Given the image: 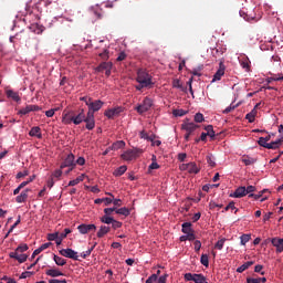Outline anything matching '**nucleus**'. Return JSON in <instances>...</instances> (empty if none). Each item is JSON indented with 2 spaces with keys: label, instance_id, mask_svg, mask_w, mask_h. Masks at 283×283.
Segmentation results:
<instances>
[{
  "label": "nucleus",
  "instance_id": "13d9d810",
  "mask_svg": "<svg viewBox=\"0 0 283 283\" xmlns=\"http://www.w3.org/2000/svg\"><path fill=\"white\" fill-rule=\"evenodd\" d=\"M157 280H158V274H151V275L148 276V279L146 280V283L157 282Z\"/></svg>",
  "mask_w": 283,
  "mask_h": 283
},
{
  "label": "nucleus",
  "instance_id": "f8f14e48",
  "mask_svg": "<svg viewBox=\"0 0 283 283\" xmlns=\"http://www.w3.org/2000/svg\"><path fill=\"white\" fill-rule=\"evenodd\" d=\"M181 129H188L189 136L191 137V135H193V132H196V129H198V125L193 124V122H191L189 119H186L181 124Z\"/></svg>",
  "mask_w": 283,
  "mask_h": 283
},
{
  "label": "nucleus",
  "instance_id": "2eb2a0df",
  "mask_svg": "<svg viewBox=\"0 0 283 283\" xmlns=\"http://www.w3.org/2000/svg\"><path fill=\"white\" fill-rule=\"evenodd\" d=\"M60 254H64V258H70L72 260H80L77 252L75 249H60Z\"/></svg>",
  "mask_w": 283,
  "mask_h": 283
},
{
  "label": "nucleus",
  "instance_id": "aec40b11",
  "mask_svg": "<svg viewBox=\"0 0 283 283\" xmlns=\"http://www.w3.org/2000/svg\"><path fill=\"white\" fill-rule=\"evenodd\" d=\"M272 245H275L276 253L281 254L283 251V238H271Z\"/></svg>",
  "mask_w": 283,
  "mask_h": 283
},
{
  "label": "nucleus",
  "instance_id": "473e14b6",
  "mask_svg": "<svg viewBox=\"0 0 283 283\" xmlns=\"http://www.w3.org/2000/svg\"><path fill=\"white\" fill-rule=\"evenodd\" d=\"M8 98H12L13 101H21V96L15 91H7Z\"/></svg>",
  "mask_w": 283,
  "mask_h": 283
},
{
  "label": "nucleus",
  "instance_id": "b1692460",
  "mask_svg": "<svg viewBox=\"0 0 283 283\" xmlns=\"http://www.w3.org/2000/svg\"><path fill=\"white\" fill-rule=\"evenodd\" d=\"M29 191H30V188H25V190H22L21 193H19V196H17L15 201H18L19 205H21V202H23V201H27Z\"/></svg>",
  "mask_w": 283,
  "mask_h": 283
},
{
  "label": "nucleus",
  "instance_id": "a18cd8bd",
  "mask_svg": "<svg viewBox=\"0 0 283 283\" xmlns=\"http://www.w3.org/2000/svg\"><path fill=\"white\" fill-rule=\"evenodd\" d=\"M113 205L115 207V212H117V210H119V208H120L122 199H115L114 195H113Z\"/></svg>",
  "mask_w": 283,
  "mask_h": 283
},
{
  "label": "nucleus",
  "instance_id": "f704fd0d",
  "mask_svg": "<svg viewBox=\"0 0 283 283\" xmlns=\"http://www.w3.org/2000/svg\"><path fill=\"white\" fill-rule=\"evenodd\" d=\"M127 166H119V168H116L114 171L115 176H123V174H126Z\"/></svg>",
  "mask_w": 283,
  "mask_h": 283
},
{
  "label": "nucleus",
  "instance_id": "6e6552de",
  "mask_svg": "<svg viewBox=\"0 0 283 283\" xmlns=\"http://www.w3.org/2000/svg\"><path fill=\"white\" fill-rule=\"evenodd\" d=\"M142 153V148H128L127 151H124L122 155L123 159H127L128 161H132V159H135L138 157V154Z\"/></svg>",
  "mask_w": 283,
  "mask_h": 283
},
{
  "label": "nucleus",
  "instance_id": "c85d7f7f",
  "mask_svg": "<svg viewBox=\"0 0 283 283\" xmlns=\"http://www.w3.org/2000/svg\"><path fill=\"white\" fill-rule=\"evenodd\" d=\"M53 260L55 261L56 265H66L67 263V260H65L64 254H62V258H60L59 254H54Z\"/></svg>",
  "mask_w": 283,
  "mask_h": 283
},
{
  "label": "nucleus",
  "instance_id": "c03bdc74",
  "mask_svg": "<svg viewBox=\"0 0 283 283\" xmlns=\"http://www.w3.org/2000/svg\"><path fill=\"white\" fill-rule=\"evenodd\" d=\"M33 271H30L29 268L27 271H22V274L20 275V280H27L28 276H32Z\"/></svg>",
  "mask_w": 283,
  "mask_h": 283
},
{
  "label": "nucleus",
  "instance_id": "49530a36",
  "mask_svg": "<svg viewBox=\"0 0 283 283\" xmlns=\"http://www.w3.org/2000/svg\"><path fill=\"white\" fill-rule=\"evenodd\" d=\"M249 240H251V235H249V233H244L243 235H241L242 245H245V243H249Z\"/></svg>",
  "mask_w": 283,
  "mask_h": 283
},
{
  "label": "nucleus",
  "instance_id": "e433bc0d",
  "mask_svg": "<svg viewBox=\"0 0 283 283\" xmlns=\"http://www.w3.org/2000/svg\"><path fill=\"white\" fill-rule=\"evenodd\" d=\"M19 223H21V216H19L18 220L14 223H12L10 230L7 232V235H4V238H9L10 232H13V229H15Z\"/></svg>",
  "mask_w": 283,
  "mask_h": 283
},
{
  "label": "nucleus",
  "instance_id": "a878e982",
  "mask_svg": "<svg viewBox=\"0 0 283 283\" xmlns=\"http://www.w3.org/2000/svg\"><path fill=\"white\" fill-rule=\"evenodd\" d=\"M29 135L31 137H42L41 126H32V128L29 132Z\"/></svg>",
  "mask_w": 283,
  "mask_h": 283
},
{
  "label": "nucleus",
  "instance_id": "5fc2aeb1",
  "mask_svg": "<svg viewBox=\"0 0 283 283\" xmlns=\"http://www.w3.org/2000/svg\"><path fill=\"white\" fill-rule=\"evenodd\" d=\"M93 249H94V247H91V249H87L86 252H82L81 258H83L84 260L86 258H90V254H92Z\"/></svg>",
  "mask_w": 283,
  "mask_h": 283
},
{
  "label": "nucleus",
  "instance_id": "e2e57ef3",
  "mask_svg": "<svg viewBox=\"0 0 283 283\" xmlns=\"http://www.w3.org/2000/svg\"><path fill=\"white\" fill-rule=\"evenodd\" d=\"M56 238H57L56 232L49 233L48 240H49L50 245L52 244V240H56Z\"/></svg>",
  "mask_w": 283,
  "mask_h": 283
},
{
  "label": "nucleus",
  "instance_id": "864d4df0",
  "mask_svg": "<svg viewBox=\"0 0 283 283\" xmlns=\"http://www.w3.org/2000/svg\"><path fill=\"white\" fill-rule=\"evenodd\" d=\"M112 67H113V62H107L106 61V76H111Z\"/></svg>",
  "mask_w": 283,
  "mask_h": 283
},
{
  "label": "nucleus",
  "instance_id": "a211bd4d",
  "mask_svg": "<svg viewBox=\"0 0 283 283\" xmlns=\"http://www.w3.org/2000/svg\"><path fill=\"white\" fill-rule=\"evenodd\" d=\"M181 170H188L189 174H199L200 168L197 166V163H187V166H180Z\"/></svg>",
  "mask_w": 283,
  "mask_h": 283
},
{
  "label": "nucleus",
  "instance_id": "8fccbe9b",
  "mask_svg": "<svg viewBox=\"0 0 283 283\" xmlns=\"http://www.w3.org/2000/svg\"><path fill=\"white\" fill-rule=\"evenodd\" d=\"M226 243V238H221L220 241H217V243L214 244L216 249H223Z\"/></svg>",
  "mask_w": 283,
  "mask_h": 283
},
{
  "label": "nucleus",
  "instance_id": "dca6fc26",
  "mask_svg": "<svg viewBox=\"0 0 283 283\" xmlns=\"http://www.w3.org/2000/svg\"><path fill=\"white\" fill-rule=\"evenodd\" d=\"M9 256L18 260L19 263H25V261L28 260V254H22V252H18V247L14 252H10Z\"/></svg>",
  "mask_w": 283,
  "mask_h": 283
},
{
  "label": "nucleus",
  "instance_id": "c9c22d12",
  "mask_svg": "<svg viewBox=\"0 0 283 283\" xmlns=\"http://www.w3.org/2000/svg\"><path fill=\"white\" fill-rule=\"evenodd\" d=\"M172 115L176 116V118H181V116L187 115V109H172Z\"/></svg>",
  "mask_w": 283,
  "mask_h": 283
},
{
  "label": "nucleus",
  "instance_id": "0eeeda50",
  "mask_svg": "<svg viewBox=\"0 0 283 283\" xmlns=\"http://www.w3.org/2000/svg\"><path fill=\"white\" fill-rule=\"evenodd\" d=\"M78 232L81 234H87V232H96V223H80L78 227Z\"/></svg>",
  "mask_w": 283,
  "mask_h": 283
},
{
  "label": "nucleus",
  "instance_id": "4d7b16f0",
  "mask_svg": "<svg viewBox=\"0 0 283 283\" xmlns=\"http://www.w3.org/2000/svg\"><path fill=\"white\" fill-rule=\"evenodd\" d=\"M30 171H28V168L24 169V171H19L17 174V179H22L23 176H29Z\"/></svg>",
  "mask_w": 283,
  "mask_h": 283
},
{
  "label": "nucleus",
  "instance_id": "bb28decb",
  "mask_svg": "<svg viewBox=\"0 0 283 283\" xmlns=\"http://www.w3.org/2000/svg\"><path fill=\"white\" fill-rule=\"evenodd\" d=\"M181 231L186 233V240H189L190 234V221H185L181 224Z\"/></svg>",
  "mask_w": 283,
  "mask_h": 283
},
{
  "label": "nucleus",
  "instance_id": "20e7f679",
  "mask_svg": "<svg viewBox=\"0 0 283 283\" xmlns=\"http://www.w3.org/2000/svg\"><path fill=\"white\" fill-rule=\"evenodd\" d=\"M116 207L114 205V207H105L104 209V216H102L101 221H104V223H108V227H111L114 229V216L113 212H115Z\"/></svg>",
  "mask_w": 283,
  "mask_h": 283
},
{
  "label": "nucleus",
  "instance_id": "5701e85b",
  "mask_svg": "<svg viewBox=\"0 0 283 283\" xmlns=\"http://www.w3.org/2000/svg\"><path fill=\"white\" fill-rule=\"evenodd\" d=\"M258 106H260V104H255V107L253 109H251V113H248L245 115V118L250 122L253 123L255 120V116L258 115Z\"/></svg>",
  "mask_w": 283,
  "mask_h": 283
},
{
  "label": "nucleus",
  "instance_id": "338daca9",
  "mask_svg": "<svg viewBox=\"0 0 283 283\" xmlns=\"http://www.w3.org/2000/svg\"><path fill=\"white\" fill-rule=\"evenodd\" d=\"M201 245H202L201 241H196V238H195V251H200Z\"/></svg>",
  "mask_w": 283,
  "mask_h": 283
},
{
  "label": "nucleus",
  "instance_id": "ddd939ff",
  "mask_svg": "<svg viewBox=\"0 0 283 283\" xmlns=\"http://www.w3.org/2000/svg\"><path fill=\"white\" fill-rule=\"evenodd\" d=\"M139 135L144 138V140H150L154 143V146H161V140H156V135H148V132H145V129H143Z\"/></svg>",
  "mask_w": 283,
  "mask_h": 283
},
{
  "label": "nucleus",
  "instance_id": "bf43d9fd",
  "mask_svg": "<svg viewBox=\"0 0 283 283\" xmlns=\"http://www.w3.org/2000/svg\"><path fill=\"white\" fill-rule=\"evenodd\" d=\"M241 66L245 69V71H250L251 65H250V61L249 60H243L241 62Z\"/></svg>",
  "mask_w": 283,
  "mask_h": 283
},
{
  "label": "nucleus",
  "instance_id": "79ce46f5",
  "mask_svg": "<svg viewBox=\"0 0 283 283\" xmlns=\"http://www.w3.org/2000/svg\"><path fill=\"white\" fill-rule=\"evenodd\" d=\"M80 101H84V103L88 106V112H91L92 98L90 96H81Z\"/></svg>",
  "mask_w": 283,
  "mask_h": 283
},
{
  "label": "nucleus",
  "instance_id": "603ef678",
  "mask_svg": "<svg viewBox=\"0 0 283 283\" xmlns=\"http://www.w3.org/2000/svg\"><path fill=\"white\" fill-rule=\"evenodd\" d=\"M28 243H20V245L18 247V251H21V254H24V251H28Z\"/></svg>",
  "mask_w": 283,
  "mask_h": 283
},
{
  "label": "nucleus",
  "instance_id": "f257e3e1",
  "mask_svg": "<svg viewBox=\"0 0 283 283\" xmlns=\"http://www.w3.org/2000/svg\"><path fill=\"white\" fill-rule=\"evenodd\" d=\"M136 80L138 84L135 85L136 90H143L144 87H153V76L146 67H139L137 71Z\"/></svg>",
  "mask_w": 283,
  "mask_h": 283
},
{
  "label": "nucleus",
  "instance_id": "2f4dec72",
  "mask_svg": "<svg viewBox=\"0 0 283 283\" xmlns=\"http://www.w3.org/2000/svg\"><path fill=\"white\" fill-rule=\"evenodd\" d=\"M205 129H207V136L211 137V140H213V138L216 137V132L213 129L212 124L205 126Z\"/></svg>",
  "mask_w": 283,
  "mask_h": 283
},
{
  "label": "nucleus",
  "instance_id": "680f3d73",
  "mask_svg": "<svg viewBox=\"0 0 283 283\" xmlns=\"http://www.w3.org/2000/svg\"><path fill=\"white\" fill-rule=\"evenodd\" d=\"M123 227V221H117L116 219H113V229H120Z\"/></svg>",
  "mask_w": 283,
  "mask_h": 283
},
{
  "label": "nucleus",
  "instance_id": "4be33fe9",
  "mask_svg": "<svg viewBox=\"0 0 283 283\" xmlns=\"http://www.w3.org/2000/svg\"><path fill=\"white\" fill-rule=\"evenodd\" d=\"M46 274L52 276V280H57V276H63V271H60V269H48Z\"/></svg>",
  "mask_w": 283,
  "mask_h": 283
},
{
  "label": "nucleus",
  "instance_id": "6ab92c4d",
  "mask_svg": "<svg viewBox=\"0 0 283 283\" xmlns=\"http://www.w3.org/2000/svg\"><path fill=\"white\" fill-rule=\"evenodd\" d=\"M111 230H112V227H109V223H105V221H102V226L97 231V238H105V234H108Z\"/></svg>",
  "mask_w": 283,
  "mask_h": 283
},
{
  "label": "nucleus",
  "instance_id": "7ed1b4c3",
  "mask_svg": "<svg viewBox=\"0 0 283 283\" xmlns=\"http://www.w3.org/2000/svg\"><path fill=\"white\" fill-rule=\"evenodd\" d=\"M85 109H80L78 113H75V109H70L67 113H63L62 122L63 123H75V125H80L83 120L86 123Z\"/></svg>",
  "mask_w": 283,
  "mask_h": 283
},
{
  "label": "nucleus",
  "instance_id": "9b49d317",
  "mask_svg": "<svg viewBox=\"0 0 283 283\" xmlns=\"http://www.w3.org/2000/svg\"><path fill=\"white\" fill-rule=\"evenodd\" d=\"M224 73H226V65H224V61L221 60L219 62V67H218V71L214 73L212 82H220V78L224 76Z\"/></svg>",
  "mask_w": 283,
  "mask_h": 283
},
{
  "label": "nucleus",
  "instance_id": "1a4fd4ad",
  "mask_svg": "<svg viewBox=\"0 0 283 283\" xmlns=\"http://www.w3.org/2000/svg\"><path fill=\"white\" fill-rule=\"evenodd\" d=\"M259 146H263L264 148H280V143L282 140H272L271 143H266V137H259Z\"/></svg>",
  "mask_w": 283,
  "mask_h": 283
},
{
  "label": "nucleus",
  "instance_id": "de8ad7c7",
  "mask_svg": "<svg viewBox=\"0 0 283 283\" xmlns=\"http://www.w3.org/2000/svg\"><path fill=\"white\" fill-rule=\"evenodd\" d=\"M99 56L102 57V60L107 61L109 60V50L105 49L104 51H102V53L99 54Z\"/></svg>",
  "mask_w": 283,
  "mask_h": 283
},
{
  "label": "nucleus",
  "instance_id": "f3484780",
  "mask_svg": "<svg viewBox=\"0 0 283 283\" xmlns=\"http://www.w3.org/2000/svg\"><path fill=\"white\" fill-rule=\"evenodd\" d=\"M255 185H248V188H245V196L249 195L250 199H260L263 193H255Z\"/></svg>",
  "mask_w": 283,
  "mask_h": 283
},
{
  "label": "nucleus",
  "instance_id": "ea45409f",
  "mask_svg": "<svg viewBox=\"0 0 283 283\" xmlns=\"http://www.w3.org/2000/svg\"><path fill=\"white\" fill-rule=\"evenodd\" d=\"M172 87H178L179 90H187V87H184V84L180 80H174Z\"/></svg>",
  "mask_w": 283,
  "mask_h": 283
},
{
  "label": "nucleus",
  "instance_id": "58836bf2",
  "mask_svg": "<svg viewBox=\"0 0 283 283\" xmlns=\"http://www.w3.org/2000/svg\"><path fill=\"white\" fill-rule=\"evenodd\" d=\"M96 71L98 73L105 71V73H106V71H107V61L101 62V65H97Z\"/></svg>",
  "mask_w": 283,
  "mask_h": 283
},
{
  "label": "nucleus",
  "instance_id": "37998d69",
  "mask_svg": "<svg viewBox=\"0 0 283 283\" xmlns=\"http://www.w3.org/2000/svg\"><path fill=\"white\" fill-rule=\"evenodd\" d=\"M189 240H196V232L195 230L192 229V223L191 221H189Z\"/></svg>",
  "mask_w": 283,
  "mask_h": 283
},
{
  "label": "nucleus",
  "instance_id": "72a5a7b5",
  "mask_svg": "<svg viewBox=\"0 0 283 283\" xmlns=\"http://www.w3.org/2000/svg\"><path fill=\"white\" fill-rule=\"evenodd\" d=\"M195 120L197 124V129H199V123H202V120H205V115L202 113H196Z\"/></svg>",
  "mask_w": 283,
  "mask_h": 283
},
{
  "label": "nucleus",
  "instance_id": "f03ea898",
  "mask_svg": "<svg viewBox=\"0 0 283 283\" xmlns=\"http://www.w3.org/2000/svg\"><path fill=\"white\" fill-rule=\"evenodd\" d=\"M103 104L101 98H97L96 102L91 98V112L86 114V129H95V112L102 109Z\"/></svg>",
  "mask_w": 283,
  "mask_h": 283
},
{
  "label": "nucleus",
  "instance_id": "3c124183",
  "mask_svg": "<svg viewBox=\"0 0 283 283\" xmlns=\"http://www.w3.org/2000/svg\"><path fill=\"white\" fill-rule=\"evenodd\" d=\"M103 201L105 202L106 207H108V205H112V202L114 201L113 193H109V196H106L105 199H103Z\"/></svg>",
  "mask_w": 283,
  "mask_h": 283
},
{
  "label": "nucleus",
  "instance_id": "4c0bfd02",
  "mask_svg": "<svg viewBox=\"0 0 283 283\" xmlns=\"http://www.w3.org/2000/svg\"><path fill=\"white\" fill-rule=\"evenodd\" d=\"M242 163H244L245 165H253L255 163V158L254 157L244 156V157H242Z\"/></svg>",
  "mask_w": 283,
  "mask_h": 283
},
{
  "label": "nucleus",
  "instance_id": "0e129e2a",
  "mask_svg": "<svg viewBox=\"0 0 283 283\" xmlns=\"http://www.w3.org/2000/svg\"><path fill=\"white\" fill-rule=\"evenodd\" d=\"M178 159H180V163H182V165H188V163H185V159H187L186 153H180V155H178Z\"/></svg>",
  "mask_w": 283,
  "mask_h": 283
},
{
  "label": "nucleus",
  "instance_id": "a19ab883",
  "mask_svg": "<svg viewBox=\"0 0 283 283\" xmlns=\"http://www.w3.org/2000/svg\"><path fill=\"white\" fill-rule=\"evenodd\" d=\"M29 112H32V104H28L27 107H22V109H20V115H28Z\"/></svg>",
  "mask_w": 283,
  "mask_h": 283
},
{
  "label": "nucleus",
  "instance_id": "4468645a",
  "mask_svg": "<svg viewBox=\"0 0 283 283\" xmlns=\"http://www.w3.org/2000/svg\"><path fill=\"white\" fill-rule=\"evenodd\" d=\"M124 111V107H112L105 111L106 118H118V115Z\"/></svg>",
  "mask_w": 283,
  "mask_h": 283
},
{
  "label": "nucleus",
  "instance_id": "09e8293b",
  "mask_svg": "<svg viewBox=\"0 0 283 283\" xmlns=\"http://www.w3.org/2000/svg\"><path fill=\"white\" fill-rule=\"evenodd\" d=\"M202 265L209 266V254H201Z\"/></svg>",
  "mask_w": 283,
  "mask_h": 283
},
{
  "label": "nucleus",
  "instance_id": "39448f33",
  "mask_svg": "<svg viewBox=\"0 0 283 283\" xmlns=\"http://www.w3.org/2000/svg\"><path fill=\"white\" fill-rule=\"evenodd\" d=\"M75 155H72V153L70 155H67V157H65V160L62 163L61 168H67L66 174H70L71 170H73V168H75Z\"/></svg>",
  "mask_w": 283,
  "mask_h": 283
},
{
  "label": "nucleus",
  "instance_id": "69168bd1",
  "mask_svg": "<svg viewBox=\"0 0 283 283\" xmlns=\"http://www.w3.org/2000/svg\"><path fill=\"white\" fill-rule=\"evenodd\" d=\"M167 276H168V274H163L161 276H159L158 280H156V283H166Z\"/></svg>",
  "mask_w": 283,
  "mask_h": 283
},
{
  "label": "nucleus",
  "instance_id": "412c9836",
  "mask_svg": "<svg viewBox=\"0 0 283 283\" xmlns=\"http://www.w3.org/2000/svg\"><path fill=\"white\" fill-rule=\"evenodd\" d=\"M231 196H233L234 199H242L243 196H247V188L244 185L239 186V188H237L234 190V193H231Z\"/></svg>",
  "mask_w": 283,
  "mask_h": 283
},
{
  "label": "nucleus",
  "instance_id": "423d86ee",
  "mask_svg": "<svg viewBox=\"0 0 283 283\" xmlns=\"http://www.w3.org/2000/svg\"><path fill=\"white\" fill-rule=\"evenodd\" d=\"M240 15L241 18H244V20H260L258 18L255 9H240Z\"/></svg>",
  "mask_w": 283,
  "mask_h": 283
},
{
  "label": "nucleus",
  "instance_id": "774afa93",
  "mask_svg": "<svg viewBox=\"0 0 283 283\" xmlns=\"http://www.w3.org/2000/svg\"><path fill=\"white\" fill-rule=\"evenodd\" d=\"M50 283H67V280H49Z\"/></svg>",
  "mask_w": 283,
  "mask_h": 283
},
{
  "label": "nucleus",
  "instance_id": "9d476101",
  "mask_svg": "<svg viewBox=\"0 0 283 283\" xmlns=\"http://www.w3.org/2000/svg\"><path fill=\"white\" fill-rule=\"evenodd\" d=\"M151 106H153V99L147 96L146 98H144V102L142 104H138L136 109L137 112L143 114V112H148V109H150Z\"/></svg>",
  "mask_w": 283,
  "mask_h": 283
},
{
  "label": "nucleus",
  "instance_id": "7c9ffc66",
  "mask_svg": "<svg viewBox=\"0 0 283 283\" xmlns=\"http://www.w3.org/2000/svg\"><path fill=\"white\" fill-rule=\"evenodd\" d=\"M116 212L118 213V216H130V210L128 209V207H122V205H119V209L116 210Z\"/></svg>",
  "mask_w": 283,
  "mask_h": 283
},
{
  "label": "nucleus",
  "instance_id": "c756f323",
  "mask_svg": "<svg viewBox=\"0 0 283 283\" xmlns=\"http://www.w3.org/2000/svg\"><path fill=\"white\" fill-rule=\"evenodd\" d=\"M125 146H126L125 140H116L115 143H113L111 148L113 149V151H117L118 148H124Z\"/></svg>",
  "mask_w": 283,
  "mask_h": 283
},
{
  "label": "nucleus",
  "instance_id": "393cba45",
  "mask_svg": "<svg viewBox=\"0 0 283 283\" xmlns=\"http://www.w3.org/2000/svg\"><path fill=\"white\" fill-rule=\"evenodd\" d=\"M30 29L34 31L35 34H42V32L45 31V27L41 23H32Z\"/></svg>",
  "mask_w": 283,
  "mask_h": 283
},
{
  "label": "nucleus",
  "instance_id": "cd10ccee",
  "mask_svg": "<svg viewBox=\"0 0 283 283\" xmlns=\"http://www.w3.org/2000/svg\"><path fill=\"white\" fill-rule=\"evenodd\" d=\"M250 265H253V260H248L247 263L239 265L237 271L239 272V274H242L243 271H247V269H250Z\"/></svg>",
  "mask_w": 283,
  "mask_h": 283
},
{
  "label": "nucleus",
  "instance_id": "6e6d98bb",
  "mask_svg": "<svg viewBox=\"0 0 283 283\" xmlns=\"http://www.w3.org/2000/svg\"><path fill=\"white\" fill-rule=\"evenodd\" d=\"M259 276H248L247 283H260Z\"/></svg>",
  "mask_w": 283,
  "mask_h": 283
},
{
  "label": "nucleus",
  "instance_id": "052dcab7",
  "mask_svg": "<svg viewBox=\"0 0 283 283\" xmlns=\"http://www.w3.org/2000/svg\"><path fill=\"white\" fill-rule=\"evenodd\" d=\"M207 163H208L209 165H211L212 168L216 167V160H213L212 155H208V156H207Z\"/></svg>",
  "mask_w": 283,
  "mask_h": 283
}]
</instances>
